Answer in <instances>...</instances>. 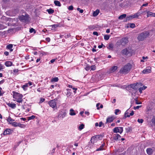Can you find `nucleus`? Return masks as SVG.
Wrapping results in <instances>:
<instances>
[{"instance_id": "nucleus-1", "label": "nucleus", "mask_w": 155, "mask_h": 155, "mask_svg": "<svg viewBox=\"0 0 155 155\" xmlns=\"http://www.w3.org/2000/svg\"><path fill=\"white\" fill-rule=\"evenodd\" d=\"M132 68V65L128 63L122 67L120 70L119 72L120 74H126L128 73Z\"/></svg>"}, {"instance_id": "nucleus-2", "label": "nucleus", "mask_w": 155, "mask_h": 155, "mask_svg": "<svg viewBox=\"0 0 155 155\" xmlns=\"http://www.w3.org/2000/svg\"><path fill=\"white\" fill-rule=\"evenodd\" d=\"M121 53L124 55L131 56L132 54H134V52L131 48H128L122 50Z\"/></svg>"}, {"instance_id": "nucleus-3", "label": "nucleus", "mask_w": 155, "mask_h": 155, "mask_svg": "<svg viewBox=\"0 0 155 155\" xmlns=\"http://www.w3.org/2000/svg\"><path fill=\"white\" fill-rule=\"evenodd\" d=\"M13 98L15 99L18 102L21 103L22 101V98L23 96L22 94L18 93L17 92H15L13 95Z\"/></svg>"}, {"instance_id": "nucleus-4", "label": "nucleus", "mask_w": 155, "mask_h": 155, "mask_svg": "<svg viewBox=\"0 0 155 155\" xmlns=\"http://www.w3.org/2000/svg\"><path fill=\"white\" fill-rule=\"evenodd\" d=\"M28 16L26 15L25 16L22 15L19 17V20L24 22H27L28 21Z\"/></svg>"}, {"instance_id": "nucleus-5", "label": "nucleus", "mask_w": 155, "mask_h": 155, "mask_svg": "<svg viewBox=\"0 0 155 155\" xmlns=\"http://www.w3.org/2000/svg\"><path fill=\"white\" fill-rule=\"evenodd\" d=\"M148 35L149 33L148 32H144L141 33L138 36L137 39H143L146 38L148 36Z\"/></svg>"}, {"instance_id": "nucleus-6", "label": "nucleus", "mask_w": 155, "mask_h": 155, "mask_svg": "<svg viewBox=\"0 0 155 155\" xmlns=\"http://www.w3.org/2000/svg\"><path fill=\"white\" fill-rule=\"evenodd\" d=\"M100 137L101 136L99 135L93 136L92 137L91 140V142L93 143L96 142L97 141L100 140Z\"/></svg>"}, {"instance_id": "nucleus-7", "label": "nucleus", "mask_w": 155, "mask_h": 155, "mask_svg": "<svg viewBox=\"0 0 155 155\" xmlns=\"http://www.w3.org/2000/svg\"><path fill=\"white\" fill-rule=\"evenodd\" d=\"M123 131V128L121 127H116L113 129V132L115 133H119L121 134Z\"/></svg>"}, {"instance_id": "nucleus-8", "label": "nucleus", "mask_w": 155, "mask_h": 155, "mask_svg": "<svg viewBox=\"0 0 155 155\" xmlns=\"http://www.w3.org/2000/svg\"><path fill=\"white\" fill-rule=\"evenodd\" d=\"M143 85L141 83H137L130 85V87L131 88L134 89H137L138 87H140Z\"/></svg>"}, {"instance_id": "nucleus-9", "label": "nucleus", "mask_w": 155, "mask_h": 155, "mask_svg": "<svg viewBox=\"0 0 155 155\" xmlns=\"http://www.w3.org/2000/svg\"><path fill=\"white\" fill-rule=\"evenodd\" d=\"M48 103L50 106L53 108H54L56 107V103L55 99L51 100Z\"/></svg>"}, {"instance_id": "nucleus-10", "label": "nucleus", "mask_w": 155, "mask_h": 155, "mask_svg": "<svg viewBox=\"0 0 155 155\" xmlns=\"http://www.w3.org/2000/svg\"><path fill=\"white\" fill-rule=\"evenodd\" d=\"M118 68L117 66H114L112 67L109 70V73H112L115 72L117 70Z\"/></svg>"}, {"instance_id": "nucleus-11", "label": "nucleus", "mask_w": 155, "mask_h": 155, "mask_svg": "<svg viewBox=\"0 0 155 155\" xmlns=\"http://www.w3.org/2000/svg\"><path fill=\"white\" fill-rule=\"evenodd\" d=\"M66 113L65 111H61L59 114L58 117L61 119H63L65 117Z\"/></svg>"}, {"instance_id": "nucleus-12", "label": "nucleus", "mask_w": 155, "mask_h": 155, "mask_svg": "<svg viewBox=\"0 0 155 155\" xmlns=\"http://www.w3.org/2000/svg\"><path fill=\"white\" fill-rule=\"evenodd\" d=\"M136 18H137V15H136L135 14H134L133 15H130L129 16L127 17L126 18V21H129L132 19Z\"/></svg>"}, {"instance_id": "nucleus-13", "label": "nucleus", "mask_w": 155, "mask_h": 155, "mask_svg": "<svg viewBox=\"0 0 155 155\" xmlns=\"http://www.w3.org/2000/svg\"><path fill=\"white\" fill-rule=\"evenodd\" d=\"M120 138V136L118 134H115L113 135L114 139L116 141L118 140Z\"/></svg>"}, {"instance_id": "nucleus-14", "label": "nucleus", "mask_w": 155, "mask_h": 155, "mask_svg": "<svg viewBox=\"0 0 155 155\" xmlns=\"http://www.w3.org/2000/svg\"><path fill=\"white\" fill-rule=\"evenodd\" d=\"M151 68H146L142 72L143 74H147L150 73L151 71Z\"/></svg>"}, {"instance_id": "nucleus-15", "label": "nucleus", "mask_w": 155, "mask_h": 155, "mask_svg": "<svg viewBox=\"0 0 155 155\" xmlns=\"http://www.w3.org/2000/svg\"><path fill=\"white\" fill-rule=\"evenodd\" d=\"M12 125L13 126H14V127H22L21 126H24V125L23 124H22L20 123H18L16 122H13V123L12 124Z\"/></svg>"}, {"instance_id": "nucleus-16", "label": "nucleus", "mask_w": 155, "mask_h": 155, "mask_svg": "<svg viewBox=\"0 0 155 155\" xmlns=\"http://www.w3.org/2000/svg\"><path fill=\"white\" fill-rule=\"evenodd\" d=\"M32 85V83L31 82H29V83H26L22 86V88L24 90H26V88L28 87L29 86H31Z\"/></svg>"}, {"instance_id": "nucleus-17", "label": "nucleus", "mask_w": 155, "mask_h": 155, "mask_svg": "<svg viewBox=\"0 0 155 155\" xmlns=\"http://www.w3.org/2000/svg\"><path fill=\"white\" fill-rule=\"evenodd\" d=\"M154 150L153 149L148 148L147 150V153L149 155H151L152 154Z\"/></svg>"}, {"instance_id": "nucleus-18", "label": "nucleus", "mask_w": 155, "mask_h": 155, "mask_svg": "<svg viewBox=\"0 0 155 155\" xmlns=\"http://www.w3.org/2000/svg\"><path fill=\"white\" fill-rule=\"evenodd\" d=\"M147 17H154V13H153L150 11L147 12Z\"/></svg>"}, {"instance_id": "nucleus-19", "label": "nucleus", "mask_w": 155, "mask_h": 155, "mask_svg": "<svg viewBox=\"0 0 155 155\" xmlns=\"http://www.w3.org/2000/svg\"><path fill=\"white\" fill-rule=\"evenodd\" d=\"M114 119V118L113 117H111L107 118V123H110L113 121Z\"/></svg>"}, {"instance_id": "nucleus-20", "label": "nucleus", "mask_w": 155, "mask_h": 155, "mask_svg": "<svg viewBox=\"0 0 155 155\" xmlns=\"http://www.w3.org/2000/svg\"><path fill=\"white\" fill-rule=\"evenodd\" d=\"M121 45H126L128 42V39H121Z\"/></svg>"}, {"instance_id": "nucleus-21", "label": "nucleus", "mask_w": 155, "mask_h": 155, "mask_svg": "<svg viewBox=\"0 0 155 155\" xmlns=\"http://www.w3.org/2000/svg\"><path fill=\"white\" fill-rule=\"evenodd\" d=\"M60 38H70V35H69L64 34V35H59Z\"/></svg>"}, {"instance_id": "nucleus-22", "label": "nucleus", "mask_w": 155, "mask_h": 155, "mask_svg": "<svg viewBox=\"0 0 155 155\" xmlns=\"http://www.w3.org/2000/svg\"><path fill=\"white\" fill-rule=\"evenodd\" d=\"M76 113L74 112V110L72 109H71L70 110L69 114L71 116H74L76 115Z\"/></svg>"}, {"instance_id": "nucleus-23", "label": "nucleus", "mask_w": 155, "mask_h": 155, "mask_svg": "<svg viewBox=\"0 0 155 155\" xmlns=\"http://www.w3.org/2000/svg\"><path fill=\"white\" fill-rule=\"evenodd\" d=\"M11 132V130L9 129H7L5 130L3 132V134L4 135H6L7 134H10Z\"/></svg>"}, {"instance_id": "nucleus-24", "label": "nucleus", "mask_w": 155, "mask_h": 155, "mask_svg": "<svg viewBox=\"0 0 155 155\" xmlns=\"http://www.w3.org/2000/svg\"><path fill=\"white\" fill-rule=\"evenodd\" d=\"M100 12L99 10L97 9L96 11L94 12L93 13V16L94 17L97 16Z\"/></svg>"}, {"instance_id": "nucleus-25", "label": "nucleus", "mask_w": 155, "mask_h": 155, "mask_svg": "<svg viewBox=\"0 0 155 155\" xmlns=\"http://www.w3.org/2000/svg\"><path fill=\"white\" fill-rule=\"evenodd\" d=\"M105 144V143H103V144H102V145L99 148H98L96 150L97 151H98L102 150H103L104 149L103 148V147L104 146Z\"/></svg>"}, {"instance_id": "nucleus-26", "label": "nucleus", "mask_w": 155, "mask_h": 155, "mask_svg": "<svg viewBox=\"0 0 155 155\" xmlns=\"http://www.w3.org/2000/svg\"><path fill=\"white\" fill-rule=\"evenodd\" d=\"M12 63L10 61H7L5 62V64L7 67L11 66L12 65Z\"/></svg>"}, {"instance_id": "nucleus-27", "label": "nucleus", "mask_w": 155, "mask_h": 155, "mask_svg": "<svg viewBox=\"0 0 155 155\" xmlns=\"http://www.w3.org/2000/svg\"><path fill=\"white\" fill-rule=\"evenodd\" d=\"M54 4L56 6H61V5L60 3V2L57 0H55L54 2Z\"/></svg>"}, {"instance_id": "nucleus-28", "label": "nucleus", "mask_w": 155, "mask_h": 155, "mask_svg": "<svg viewBox=\"0 0 155 155\" xmlns=\"http://www.w3.org/2000/svg\"><path fill=\"white\" fill-rule=\"evenodd\" d=\"M8 105L12 108H14L16 107V104H15L8 103Z\"/></svg>"}, {"instance_id": "nucleus-29", "label": "nucleus", "mask_w": 155, "mask_h": 155, "mask_svg": "<svg viewBox=\"0 0 155 155\" xmlns=\"http://www.w3.org/2000/svg\"><path fill=\"white\" fill-rule=\"evenodd\" d=\"M147 88V87L145 86H143L142 87H140L139 88V90L140 93H142V90H145Z\"/></svg>"}, {"instance_id": "nucleus-30", "label": "nucleus", "mask_w": 155, "mask_h": 155, "mask_svg": "<svg viewBox=\"0 0 155 155\" xmlns=\"http://www.w3.org/2000/svg\"><path fill=\"white\" fill-rule=\"evenodd\" d=\"M7 121L10 124H12V123H13V121H14V120L12 119L11 117H8V119H7Z\"/></svg>"}, {"instance_id": "nucleus-31", "label": "nucleus", "mask_w": 155, "mask_h": 155, "mask_svg": "<svg viewBox=\"0 0 155 155\" xmlns=\"http://www.w3.org/2000/svg\"><path fill=\"white\" fill-rule=\"evenodd\" d=\"M126 14H123L120 15L118 18L119 19H123L124 18H126Z\"/></svg>"}, {"instance_id": "nucleus-32", "label": "nucleus", "mask_w": 155, "mask_h": 155, "mask_svg": "<svg viewBox=\"0 0 155 155\" xmlns=\"http://www.w3.org/2000/svg\"><path fill=\"white\" fill-rule=\"evenodd\" d=\"M135 24L134 23H130L128 24V27H130V28H133L135 27Z\"/></svg>"}, {"instance_id": "nucleus-33", "label": "nucleus", "mask_w": 155, "mask_h": 155, "mask_svg": "<svg viewBox=\"0 0 155 155\" xmlns=\"http://www.w3.org/2000/svg\"><path fill=\"white\" fill-rule=\"evenodd\" d=\"M84 124H82L81 125H80L78 127V130H81L82 129H83L84 127Z\"/></svg>"}, {"instance_id": "nucleus-34", "label": "nucleus", "mask_w": 155, "mask_h": 155, "mask_svg": "<svg viewBox=\"0 0 155 155\" xmlns=\"http://www.w3.org/2000/svg\"><path fill=\"white\" fill-rule=\"evenodd\" d=\"M58 80V78L57 77L53 78L51 80V82H57Z\"/></svg>"}, {"instance_id": "nucleus-35", "label": "nucleus", "mask_w": 155, "mask_h": 155, "mask_svg": "<svg viewBox=\"0 0 155 155\" xmlns=\"http://www.w3.org/2000/svg\"><path fill=\"white\" fill-rule=\"evenodd\" d=\"M114 45L112 43L109 44L108 48L109 49H112L113 48Z\"/></svg>"}, {"instance_id": "nucleus-36", "label": "nucleus", "mask_w": 155, "mask_h": 155, "mask_svg": "<svg viewBox=\"0 0 155 155\" xmlns=\"http://www.w3.org/2000/svg\"><path fill=\"white\" fill-rule=\"evenodd\" d=\"M143 14V13L139 12V11H138L137 12L135 13V14L137 16V17L138 18L139 16H140L141 14Z\"/></svg>"}, {"instance_id": "nucleus-37", "label": "nucleus", "mask_w": 155, "mask_h": 155, "mask_svg": "<svg viewBox=\"0 0 155 155\" xmlns=\"http://www.w3.org/2000/svg\"><path fill=\"white\" fill-rule=\"evenodd\" d=\"M35 116L34 115H32L31 117H28V120H31L35 118Z\"/></svg>"}, {"instance_id": "nucleus-38", "label": "nucleus", "mask_w": 155, "mask_h": 155, "mask_svg": "<svg viewBox=\"0 0 155 155\" xmlns=\"http://www.w3.org/2000/svg\"><path fill=\"white\" fill-rule=\"evenodd\" d=\"M129 112H128V110H127L125 114V117H129L130 115L128 114Z\"/></svg>"}, {"instance_id": "nucleus-39", "label": "nucleus", "mask_w": 155, "mask_h": 155, "mask_svg": "<svg viewBox=\"0 0 155 155\" xmlns=\"http://www.w3.org/2000/svg\"><path fill=\"white\" fill-rule=\"evenodd\" d=\"M13 47V45L12 44H9L6 46V48L8 49H11Z\"/></svg>"}, {"instance_id": "nucleus-40", "label": "nucleus", "mask_w": 155, "mask_h": 155, "mask_svg": "<svg viewBox=\"0 0 155 155\" xmlns=\"http://www.w3.org/2000/svg\"><path fill=\"white\" fill-rule=\"evenodd\" d=\"M47 12L49 14H51L54 12V10L52 9H49L47 10Z\"/></svg>"}, {"instance_id": "nucleus-41", "label": "nucleus", "mask_w": 155, "mask_h": 155, "mask_svg": "<svg viewBox=\"0 0 155 155\" xmlns=\"http://www.w3.org/2000/svg\"><path fill=\"white\" fill-rule=\"evenodd\" d=\"M5 26L2 24H0V30L5 28Z\"/></svg>"}, {"instance_id": "nucleus-42", "label": "nucleus", "mask_w": 155, "mask_h": 155, "mask_svg": "<svg viewBox=\"0 0 155 155\" xmlns=\"http://www.w3.org/2000/svg\"><path fill=\"white\" fill-rule=\"evenodd\" d=\"M51 26L52 27V30H54L55 28L58 27V25H51Z\"/></svg>"}, {"instance_id": "nucleus-43", "label": "nucleus", "mask_w": 155, "mask_h": 155, "mask_svg": "<svg viewBox=\"0 0 155 155\" xmlns=\"http://www.w3.org/2000/svg\"><path fill=\"white\" fill-rule=\"evenodd\" d=\"M90 67V68L92 70L94 71L96 69V66L95 65H92Z\"/></svg>"}, {"instance_id": "nucleus-44", "label": "nucleus", "mask_w": 155, "mask_h": 155, "mask_svg": "<svg viewBox=\"0 0 155 155\" xmlns=\"http://www.w3.org/2000/svg\"><path fill=\"white\" fill-rule=\"evenodd\" d=\"M126 131L127 132H130L131 131V128L128 127L125 129Z\"/></svg>"}, {"instance_id": "nucleus-45", "label": "nucleus", "mask_w": 155, "mask_h": 155, "mask_svg": "<svg viewBox=\"0 0 155 155\" xmlns=\"http://www.w3.org/2000/svg\"><path fill=\"white\" fill-rule=\"evenodd\" d=\"M138 122L139 123H142L143 122V119H138L137 120Z\"/></svg>"}, {"instance_id": "nucleus-46", "label": "nucleus", "mask_w": 155, "mask_h": 155, "mask_svg": "<svg viewBox=\"0 0 155 155\" xmlns=\"http://www.w3.org/2000/svg\"><path fill=\"white\" fill-rule=\"evenodd\" d=\"M121 40H120L118 41L117 43V45H121Z\"/></svg>"}, {"instance_id": "nucleus-47", "label": "nucleus", "mask_w": 155, "mask_h": 155, "mask_svg": "<svg viewBox=\"0 0 155 155\" xmlns=\"http://www.w3.org/2000/svg\"><path fill=\"white\" fill-rule=\"evenodd\" d=\"M110 35H106L104 36V39H109Z\"/></svg>"}, {"instance_id": "nucleus-48", "label": "nucleus", "mask_w": 155, "mask_h": 155, "mask_svg": "<svg viewBox=\"0 0 155 155\" xmlns=\"http://www.w3.org/2000/svg\"><path fill=\"white\" fill-rule=\"evenodd\" d=\"M141 107V105L138 106L136 107H134V109H139V108L140 107Z\"/></svg>"}, {"instance_id": "nucleus-49", "label": "nucleus", "mask_w": 155, "mask_h": 155, "mask_svg": "<svg viewBox=\"0 0 155 155\" xmlns=\"http://www.w3.org/2000/svg\"><path fill=\"white\" fill-rule=\"evenodd\" d=\"M45 99L44 98H41L40 99V102H39V103H42V102L44 101H45Z\"/></svg>"}, {"instance_id": "nucleus-50", "label": "nucleus", "mask_w": 155, "mask_h": 155, "mask_svg": "<svg viewBox=\"0 0 155 155\" xmlns=\"http://www.w3.org/2000/svg\"><path fill=\"white\" fill-rule=\"evenodd\" d=\"M68 9L69 10H73V7L72 5L70 6L69 7Z\"/></svg>"}, {"instance_id": "nucleus-51", "label": "nucleus", "mask_w": 155, "mask_h": 155, "mask_svg": "<svg viewBox=\"0 0 155 155\" xmlns=\"http://www.w3.org/2000/svg\"><path fill=\"white\" fill-rule=\"evenodd\" d=\"M93 34L94 35H96V36H98L99 35L97 31H94L93 32Z\"/></svg>"}, {"instance_id": "nucleus-52", "label": "nucleus", "mask_w": 155, "mask_h": 155, "mask_svg": "<svg viewBox=\"0 0 155 155\" xmlns=\"http://www.w3.org/2000/svg\"><path fill=\"white\" fill-rule=\"evenodd\" d=\"M120 111V110L119 109H116L115 110V114L117 115V113L119 112Z\"/></svg>"}, {"instance_id": "nucleus-53", "label": "nucleus", "mask_w": 155, "mask_h": 155, "mask_svg": "<svg viewBox=\"0 0 155 155\" xmlns=\"http://www.w3.org/2000/svg\"><path fill=\"white\" fill-rule=\"evenodd\" d=\"M152 122L155 124V117H153L152 119Z\"/></svg>"}, {"instance_id": "nucleus-54", "label": "nucleus", "mask_w": 155, "mask_h": 155, "mask_svg": "<svg viewBox=\"0 0 155 155\" xmlns=\"http://www.w3.org/2000/svg\"><path fill=\"white\" fill-rule=\"evenodd\" d=\"M135 103L137 104H141V102H138L137 100H136L135 101Z\"/></svg>"}, {"instance_id": "nucleus-55", "label": "nucleus", "mask_w": 155, "mask_h": 155, "mask_svg": "<svg viewBox=\"0 0 155 155\" xmlns=\"http://www.w3.org/2000/svg\"><path fill=\"white\" fill-rule=\"evenodd\" d=\"M34 31H35V30L33 28H31V29H30L29 31L30 33H31L33 32Z\"/></svg>"}, {"instance_id": "nucleus-56", "label": "nucleus", "mask_w": 155, "mask_h": 155, "mask_svg": "<svg viewBox=\"0 0 155 155\" xmlns=\"http://www.w3.org/2000/svg\"><path fill=\"white\" fill-rule=\"evenodd\" d=\"M4 54L5 55L7 56L8 55L9 53L8 51H5L4 53Z\"/></svg>"}, {"instance_id": "nucleus-57", "label": "nucleus", "mask_w": 155, "mask_h": 155, "mask_svg": "<svg viewBox=\"0 0 155 155\" xmlns=\"http://www.w3.org/2000/svg\"><path fill=\"white\" fill-rule=\"evenodd\" d=\"M37 91L38 92H41L42 90V89L41 88H39L37 89Z\"/></svg>"}, {"instance_id": "nucleus-58", "label": "nucleus", "mask_w": 155, "mask_h": 155, "mask_svg": "<svg viewBox=\"0 0 155 155\" xmlns=\"http://www.w3.org/2000/svg\"><path fill=\"white\" fill-rule=\"evenodd\" d=\"M72 88L73 90H74V93H76L75 91L77 90V88H74V87H72Z\"/></svg>"}, {"instance_id": "nucleus-59", "label": "nucleus", "mask_w": 155, "mask_h": 155, "mask_svg": "<svg viewBox=\"0 0 155 155\" xmlns=\"http://www.w3.org/2000/svg\"><path fill=\"white\" fill-rule=\"evenodd\" d=\"M55 61V59H53L51 60L50 62H51V63H53Z\"/></svg>"}, {"instance_id": "nucleus-60", "label": "nucleus", "mask_w": 155, "mask_h": 155, "mask_svg": "<svg viewBox=\"0 0 155 155\" xmlns=\"http://www.w3.org/2000/svg\"><path fill=\"white\" fill-rule=\"evenodd\" d=\"M102 124L103 123L102 122H100L99 124V127H101Z\"/></svg>"}, {"instance_id": "nucleus-61", "label": "nucleus", "mask_w": 155, "mask_h": 155, "mask_svg": "<svg viewBox=\"0 0 155 155\" xmlns=\"http://www.w3.org/2000/svg\"><path fill=\"white\" fill-rule=\"evenodd\" d=\"M148 5V4L147 3L144 4L142 5V6H147Z\"/></svg>"}, {"instance_id": "nucleus-62", "label": "nucleus", "mask_w": 155, "mask_h": 155, "mask_svg": "<svg viewBox=\"0 0 155 155\" xmlns=\"http://www.w3.org/2000/svg\"><path fill=\"white\" fill-rule=\"evenodd\" d=\"M84 113V111H81V112L80 113V114L81 115L82 117H83V114Z\"/></svg>"}, {"instance_id": "nucleus-63", "label": "nucleus", "mask_w": 155, "mask_h": 155, "mask_svg": "<svg viewBox=\"0 0 155 155\" xmlns=\"http://www.w3.org/2000/svg\"><path fill=\"white\" fill-rule=\"evenodd\" d=\"M134 114V112L133 111H132L131 112L130 114V115L132 116Z\"/></svg>"}, {"instance_id": "nucleus-64", "label": "nucleus", "mask_w": 155, "mask_h": 155, "mask_svg": "<svg viewBox=\"0 0 155 155\" xmlns=\"http://www.w3.org/2000/svg\"><path fill=\"white\" fill-rule=\"evenodd\" d=\"M99 105L100 104L99 103H98L97 104L96 106L97 107V109L98 110H99V107H98Z\"/></svg>"}]
</instances>
